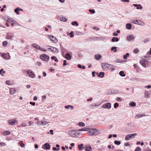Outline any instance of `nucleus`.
Listing matches in <instances>:
<instances>
[{"mask_svg": "<svg viewBox=\"0 0 151 151\" xmlns=\"http://www.w3.org/2000/svg\"><path fill=\"white\" fill-rule=\"evenodd\" d=\"M69 135L72 137H79L80 134L77 130H70L68 132Z\"/></svg>", "mask_w": 151, "mask_h": 151, "instance_id": "nucleus-1", "label": "nucleus"}, {"mask_svg": "<svg viewBox=\"0 0 151 151\" xmlns=\"http://www.w3.org/2000/svg\"><path fill=\"white\" fill-rule=\"evenodd\" d=\"M88 133L89 135H97L99 134V132L97 129L96 128H89Z\"/></svg>", "mask_w": 151, "mask_h": 151, "instance_id": "nucleus-2", "label": "nucleus"}, {"mask_svg": "<svg viewBox=\"0 0 151 151\" xmlns=\"http://www.w3.org/2000/svg\"><path fill=\"white\" fill-rule=\"evenodd\" d=\"M102 68L104 70H107L109 68L110 64L107 63H102L101 64Z\"/></svg>", "mask_w": 151, "mask_h": 151, "instance_id": "nucleus-3", "label": "nucleus"}, {"mask_svg": "<svg viewBox=\"0 0 151 151\" xmlns=\"http://www.w3.org/2000/svg\"><path fill=\"white\" fill-rule=\"evenodd\" d=\"M40 58L42 60L45 61H48L49 60V57L45 54L41 55L40 56Z\"/></svg>", "mask_w": 151, "mask_h": 151, "instance_id": "nucleus-4", "label": "nucleus"}, {"mask_svg": "<svg viewBox=\"0 0 151 151\" xmlns=\"http://www.w3.org/2000/svg\"><path fill=\"white\" fill-rule=\"evenodd\" d=\"M137 135L136 133H134L131 134H129L127 135L125 137V140H130L132 138H134L135 136Z\"/></svg>", "mask_w": 151, "mask_h": 151, "instance_id": "nucleus-5", "label": "nucleus"}, {"mask_svg": "<svg viewBox=\"0 0 151 151\" xmlns=\"http://www.w3.org/2000/svg\"><path fill=\"white\" fill-rule=\"evenodd\" d=\"M131 22L134 24H138L142 26H143L145 24L144 23L139 20H132Z\"/></svg>", "mask_w": 151, "mask_h": 151, "instance_id": "nucleus-6", "label": "nucleus"}, {"mask_svg": "<svg viewBox=\"0 0 151 151\" xmlns=\"http://www.w3.org/2000/svg\"><path fill=\"white\" fill-rule=\"evenodd\" d=\"M33 47L35 48L38 50H40L45 52L46 50L42 48H41V47L38 45L36 44H33L31 45Z\"/></svg>", "mask_w": 151, "mask_h": 151, "instance_id": "nucleus-7", "label": "nucleus"}, {"mask_svg": "<svg viewBox=\"0 0 151 151\" xmlns=\"http://www.w3.org/2000/svg\"><path fill=\"white\" fill-rule=\"evenodd\" d=\"M139 63L143 66L145 67H146L148 65V62L144 59H142L141 60Z\"/></svg>", "mask_w": 151, "mask_h": 151, "instance_id": "nucleus-8", "label": "nucleus"}, {"mask_svg": "<svg viewBox=\"0 0 151 151\" xmlns=\"http://www.w3.org/2000/svg\"><path fill=\"white\" fill-rule=\"evenodd\" d=\"M48 36V38L54 42L56 43L58 42V40L56 37L50 35H49Z\"/></svg>", "mask_w": 151, "mask_h": 151, "instance_id": "nucleus-9", "label": "nucleus"}, {"mask_svg": "<svg viewBox=\"0 0 151 151\" xmlns=\"http://www.w3.org/2000/svg\"><path fill=\"white\" fill-rule=\"evenodd\" d=\"M27 73L29 75L30 77L34 78L35 77V75L32 71L30 70H28L27 71Z\"/></svg>", "mask_w": 151, "mask_h": 151, "instance_id": "nucleus-10", "label": "nucleus"}, {"mask_svg": "<svg viewBox=\"0 0 151 151\" xmlns=\"http://www.w3.org/2000/svg\"><path fill=\"white\" fill-rule=\"evenodd\" d=\"M8 122L10 124L14 125L15 124H17L18 122L15 119H13L9 120L8 121Z\"/></svg>", "mask_w": 151, "mask_h": 151, "instance_id": "nucleus-11", "label": "nucleus"}, {"mask_svg": "<svg viewBox=\"0 0 151 151\" xmlns=\"http://www.w3.org/2000/svg\"><path fill=\"white\" fill-rule=\"evenodd\" d=\"M111 104L110 103H107L103 105L102 107L104 109H109L111 108Z\"/></svg>", "mask_w": 151, "mask_h": 151, "instance_id": "nucleus-12", "label": "nucleus"}, {"mask_svg": "<svg viewBox=\"0 0 151 151\" xmlns=\"http://www.w3.org/2000/svg\"><path fill=\"white\" fill-rule=\"evenodd\" d=\"M135 37L132 35H129L127 37V40L130 41L134 39Z\"/></svg>", "mask_w": 151, "mask_h": 151, "instance_id": "nucleus-13", "label": "nucleus"}, {"mask_svg": "<svg viewBox=\"0 0 151 151\" xmlns=\"http://www.w3.org/2000/svg\"><path fill=\"white\" fill-rule=\"evenodd\" d=\"M65 58L68 60H70L71 59V57L70 54L69 53H66L65 55Z\"/></svg>", "mask_w": 151, "mask_h": 151, "instance_id": "nucleus-14", "label": "nucleus"}, {"mask_svg": "<svg viewBox=\"0 0 151 151\" xmlns=\"http://www.w3.org/2000/svg\"><path fill=\"white\" fill-rule=\"evenodd\" d=\"M17 91L16 88H11L10 89L9 92L11 94H13L15 92Z\"/></svg>", "mask_w": 151, "mask_h": 151, "instance_id": "nucleus-15", "label": "nucleus"}, {"mask_svg": "<svg viewBox=\"0 0 151 151\" xmlns=\"http://www.w3.org/2000/svg\"><path fill=\"white\" fill-rule=\"evenodd\" d=\"M96 60H99L101 58V55L100 54L96 55L94 56Z\"/></svg>", "mask_w": 151, "mask_h": 151, "instance_id": "nucleus-16", "label": "nucleus"}, {"mask_svg": "<svg viewBox=\"0 0 151 151\" xmlns=\"http://www.w3.org/2000/svg\"><path fill=\"white\" fill-rule=\"evenodd\" d=\"M85 149L86 151H91V148L90 146L86 145L85 147Z\"/></svg>", "mask_w": 151, "mask_h": 151, "instance_id": "nucleus-17", "label": "nucleus"}, {"mask_svg": "<svg viewBox=\"0 0 151 151\" xmlns=\"http://www.w3.org/2000/svg\"><path fill=\"white\" fill-rule=\"evenodd\" d=\"M48 123V122L45 121H40V125L42 126H45Z\"/></svg>", "mask_w": 151, "mask_h": 151, "instance_id": "nucleus-18", "label": "nucleus"}, {"mask_svg": "<svg viewBox=\"0 0 151 151\" xmlns=\"http://www.w3.org/2000/svg\"><path fill=\"white\" fill-rule=\"evenodd\" d=\"M104 73L103 72H101L98 75V76L99 77H100L101 78H103L104 77Z\"/></svg>", "mask_w": 151, "mask_h": 151, "instance_id": "nucleus-19", "label": "nucleus"}, {"mask_svg": "<svg viewBox=\"0 0 151 151\" xmlns=\"http://www.w3.org/2000/svg\"><path fill=\"white\" fill-rule=\"evenodd\" d=\"M89 128L88 127L84 128H83L80 129L78 130V131H88L89 130Z\"/></svg>", "mask_w": 151, "mask_h": 151, "instance_id": "nucleus-20", "label": "nucleus"}, {"mask_svg": "<svg viewBox=\"0 0 151 151\" xmlns=\"http://www.w3.org/2000/svg\"><path fill=\"white\" fill-rule=\"evenodd\" d=\"M44 146L46 150H48L50 149V145L48 143H45L44 145Z\"/></svg>", "mask_w": 151, "mask_h": 151, "instance_id": "nucleus-21", "label": "nucleus"}, {"mask_svg": "<svg viewBox=\"0 0 151 151\" xmlns=\"http://www.w3.org/2000/svg\"><path fill=\"white\" fill-rule=\"evenodd\" d=\"M116 68V66L113 65H110V67L109 69V70H111V71H114Z\"/></svg>", "mask_w": 151, "mask_h": 151, "instance_id": "nucleus-22", "label": "nucleus"}, {"mask_svg": "<svg viewBox=\"0 0 151 151\" xmlns=\"http://www.w3.org/2000/svg\"><path fill=\"white\" fill-rule=\"evenodd\" d=\"M78 148L80 150H82L84 148L83 145L81 144L78 145Z\"/></svg>", "mask_w": 151, "mask_h": 151, "instance_id": "nucleus-23", "label": "nucleus"}, {"mask_svg": "<svg viewBox=\"0 0 151 151\" xmlns=\"http://www.w3.org/2000/svg\"><path fill=\"white\" fill-rule=\"evenodd\" d=\"M119 41V39L117 37H113L111 39V41L113 42H114L115 41L116 42H118Z\"/></svg>", "mask_w": 151, "mask_h": 151, "instance_id": "nucleus-24", "label": "nucleus"}, {"mask_svg": "<svg viewBox=\"0 0 151 151\" xmlns=\"http://www.w3.org/2000/svg\"><path fill=\"white\" fill-rule=\"evenodd\" d=\"M126 28L128 29H130L132 28V25L130 23H128L126 25Z\"/></svg>", "mask_w": 151, "mask_h": 151, "instance_id": "nucleus-25", "label": "nucleus"}, {"mask_svg": "<svg viewBox=\"0 0 151 151\" xmlns=\"http://www.w3.org/2000/svg\"><path fill=\"white\" fill-rule=\"evenodd\" d=\"M52 52H55V53H58L59 52L58 50L54 47H52Z\"/></svg>", "mask_w": 151, "mask_h": 151, "instance_id": "nucleus-26", "label": "nucleus"}, {"mask_svg": "<svg viewBox=\"0 0 151 151\" xmlns=\"http://www.w3.org/2000/svg\"><path fill=\"white\" fill-rule=\"evenodd\" d=\"M146 116V115L145 114H140L136 115L135 117H137V118H139L145 116Z\"/></svg>", "mask_w": 151, "mask_h": 151, "instance_id": "nucleus-27", "label": "nucleus"}, {"mask_svg": "<svg viewBox=\"0 0 151 151\" xmlns=\"http://www.w3.org/2000/svg\"><path fill=\"white\" fill-rule=\"evenodd\" d=\"M13 37H14L11 35H6V38L8 40H12Z\"/></svg>", "mask_w": 151, "mask_h": 151, "instance_id": "nucleus-28", "label": "nucleus"}, {"mask_svg": "<svg viewBox=\"0 0 151 151\" xmlns=\"http://www.w3.org/2000/svg\"><path fill=\"white\" fill-rule=\"evenodd\" d=\"M100 105V104H99L98 105L95 104L94 105H91V108H92V109H95V108L98 107Z\"/></svg>", "mask_w": 151, "mask_h": 151, "instance_id": "nucleus-29", "label": "nucleus"}, {"mask_svg": "<svg viewBox=\"0 0 151 151\" xmlns=\"http://www.w3.org/2000/svg\"><path fill=\"white\" fill-rule=\"evenodd\" d=\"M111 51H114V52H116L117 51V47H113L111 48Z\"/></svg>", "mask_w": 151, "mask_h": 151, "instance_id": "nucleus-30", "label": "nucleus"}, {"mask_svg": "<svg viewBox=\"0 0 151 151\" xmlns=\"http://www.w3.org/2000/svg\"><path fill=\"white\" fill-rule=\"evenodd\" d=\"M71 24L73 25H76V26H78V24L76 21H74L71 22Z\"/></svg>", "mask_w": 151, "mask_h": 151, "instance_id": "nucleus-31", "label": "nucleus"}, {"mask_svg": "<svg viewBox=\"0 0 151 151\" xmlns=\"http://www.w3.org/2000/svg\"><path fill=\"white\" fill-rule=\"evenodd\" d=\"M10 132L9 131H5L3 133V135H7L10 134Z\"/></svg>", "mask_w": 151, "mask_h": 151, "instance_id": "nucleus-32", "label": "nucleus"}, {"mask_svg": "<svg viewBox=\"0 0 151 151\" xmlns=\"http://www.w3.org/2000/svg\"><path fill=\"white\" fill-rule=\"evenodd\" d=\"M145 97L146 98H148L150 96V93L148 91H145Z\"/></svg>", "mask_w": 151, "mask_h": 151, "instance_id": "nucleus-33", "label": "nucleus"}, {"mask_svg": "<svg viewBox=\"0 0 151 151\" xmlns=\"http://www.w3.org/2000/svg\"><path fill=\"white\" fill-rule=\"evenodd\" d=\"M129 53H127L125 55H123V59L124 60H126L127 59V57H129Z\"/></svg>", "mask_w": 151, "mask_h": 151, "instance_id": "nucleus-34", "label": "nucleus"}, {"mask_svg": "<svg viewBox=\"0 0 151 151\" xmlns=\"http://www.w3.org/2000/svg\"><path fill=\"white\" fill-rule=\"evenodd\" d=\"M129 105L131 106H135L136 104L134 102H131L129 103Z\"/></svg>", "mask_w": 151, "mask_h": 151, "instance_id": "nucleus-35", "label": "nucleus"}, {"mask_svg": "<svg viewBox=\"0 0 151 151\" xmlns=\"http://www.w3.org/2000/svg\"><path fill=\"white\" fill-rule=\"evenodd\" d=\"M119 74L122 77L125 76L126 75L124 74V72L123 71H120L119 73Z\"/></svg>", "mask_w": 151, "mask_h": 151, "instance_id": "nucleus-36", "label": "nucleus"}, {"mask_svg": "<svg viewBox=\"0 0 151 151\" xmlns=\"http://www.w3.org/2000/svg\"><path fill=\"white\" fill-rule=\"evenodd\" d=\"M19 10L18 8V7H17L16 9H15L14 10V12L16 13L17 14H19Z\"/></svg>", "mask_w": 151, "mask_h": 151, "instance_id": "nucleus-37", "label": "nucleus"}, {"mask_svg": "<svg viewBox=\"0 0 151 151\" xmlns=\"http://www.w3.org/2000/svg\"><path fill=\"white\" fill-rule=\"evenodd\" d=\"M78 125L79 126L82 127H84L85 126V124L82 122H79L78 124Z\"/></svg>", "mask_w": 151, "mask_h": 151, "instance_id": "nucleus-38", "label": "nucleus"}, {"mask_svg": "<svg viewBox=\"0 0 151 151\" xmlns=\"http://www.w3.org/2000/svg\"><path fill=\"white\" fill-rule=\"evenodd\" d=\"M114 143L116 145H119L121 143V142L120 141L116 140L114 142Z\"/></svg>", "mask_w": 151, "mask_h": 151, "instance_id": "nucleus-39", "label": "nucleus"}, {"mask_svg": "<svg viewBox=\"0 0 151 151\" xmlns=\"http://www.w3.org/2000/svg\"><path fill=\"white\" fill-rule=\"evenodd\" d=\"M7 43H8V42H7L6 41H4L3 42V43H2L4 47H5L7 46Z\"/></svg>", "mask_w": 151, "mask_h": 151, "instance_id": "nucleus-40", "label": "nucleus"}, {"mask_svg": "<svg viewBox=\"0 0 151 151\" xmlns=\"http://www.w3.org/2000/svg\"><path fill=\"white\" fill-rule=\"evenodd\" d=\"M119 105L118 103H115L114 104V107L116 109L117 107H118Z\"/></svg>", "mask_w": 151, "mask_h": 151, "instance_id": "nucleus-41", "label": "nucleus"}, {"mask_svg": "<svg viewBox=\"0 0 151 151\" xmlns=\"http://www.w3.org/2000/svg\"><path fill=\"white\" fill-rule=\"evenodd\" d=\"M137 9H142V7L140 4H139L138 6L137 7Z\"/></svg>", "mask_w": 151, "mask_h": 151, "instance_id": "nucleus-42", "label": "nucleus"}, {"mask_svg": "<svg viewBox=\"0 0 151 151\" xmlns=\"http://www.w3.org/2000/svg\"><path fill=\"white\" fill-rule=\"evenodd\" d=\"M89 11L91 13L93 14L95 13V11L94 9H90L89 10Z\"/></svg>", "mask_w": 151, "mask_h": 151, "instance_id": "nucleus-43", "label": "nucleus"}, {"mask_svg": "<svg viewBox=\"0 0 151 151\" xmlns=\"http://www.w3.org/2000/svg\"><path fill=\"white\" fill-rule=\"evenodd\" d=\"M60 20L63 22H66L67 21V19L65 17H63L60 19Z\"/></svg>", "mask_w": 151, "mask_h": 151, "instance_id": "nucleus-44", "label": "nucleus"}, {"mask_svg": "<svg viewBox=\"0 0 151 151\" xmlns=\"http://www.w3.org/2000/svg\"><path fill=\"white\" fill-rule=\"evenodd\" d=\"M14 20V19L12 18H8V20L7 21V23L12 22Z\"/></svg>", "mask_w": 151, "mask_h": 151, "instance_id": "nucleus-45", "label": "nucleus"}, {"mask_svg": "<svg viewBox=\"0 0 151 151\" xmlns=\"http://www.w3.org/2000/svg\"><path fill=\"white\" fill-rule=\"evenodd\" d=\"M20 146L22 147H24L25 146L24 144L22 143V141H20Z\"/></svg>", "mask_w": 151, "mask_h": 151, "instance_id": "nucleus-46", "label": "nucleus"}, {"mask_svg": "<svg viewBox=\"0 0 151 151\" xmlns=\"http://www.w3.org/2000/svg\"><path fill=\"white\" fill-rule=\"evenodd\" d=\"M141 148L139 147H137L134 151H141Z\"/></svg>", "mask_w": 151, "mask_h": 151, "instance_id": "nucleus-47", "label": "nucleus"}, {"mask_svg": "<svg viewBox=\"0 0 151 151\" xmlns=\"http://www.w3.org/2000/svg\"><path fill=\"white\" fill-rule=\"evenodd\" d=\"M139 50L137 48L135 49L134 51V52L135 54H137L139 52Z\"/></svg>", "mask_w": 151, "mask_h": 151, "instance_id": "nucleus-48", "label": "nucleus"}, {"mask_svg": "<svg viewBox=\"0 0 151 151\" xmlns=\"http://www.w3.org/2000/svg\"><path fill=\"white\" fill-rule=\"evenodd\" d=\"M69 35H70V37H73V36H74V35H73V32H72V31H71L70 32Z\"/></svg>", "mask_w": 151, "mask_h": 151, "instance_id": "nucleus-49", "label": "nucleus"}, {"mask_svg": "<svg viewBox=\"0 0 151 151\" xmlns=\"http://www.w3.org/2000/svg\"><path fill=\"white\" fill-rule=\"evenodd\" d=\"M15 21V20L14 19V20H13V21L12 22L11 24V25L12 27H13V26L15 25V24H14V23Z\"/></svg>", "mask_w": 151, "mask_h": 151, "instance_id": "nucleus-50", "label": "nucleus"}, {"mask_svg": "<svg viewBox=\"0 0 151 151\" xmlns=\"http://www.w3.org/2000/svg\"><path fill=\"white\" fill-rule=\"evenodd\" d=\"M116 100L118 101H122V99L120 97H118L117 98Z\"/></svg>", "mask_w": 151, "mask_h": 151, "instance_id": "nucleus-51", "label": "nucleus"}, {"mask_svg": "<svg viewBox=\"0 0 151 151\" xmlns=\"http://www.w3.org/2000/svg\"><path fill=\"white\" fill-rule=\"evenodd\" d=\"M52 150L54 151L58 150H60V148H56L55 147H54L53 148Z\"/></svg>", "mask_w": 151, "mask_h": 151, "instance_id": "nucleus-52", "label": "nucleus"}, {"mask_svg": "<svg viewBox=\"0 0 151 151\" xmlns=\"http://www.w3.org/2000/svg\"><path fill=\"white\" fill-rule=\"evenodd\" d=\"M124 145L126 146H130V145L128 143H126L124 144Z\"/></svg>", "mask_w": 151, "mask_h": 151, "instance_id": "nucleus-53", "label": "nucleus"}, {"mask_svg": "<svg viewBox=\"0 0 151 151\" xmlns=\"http://www.w3.org/2000/svg\"><path fill=\"white\" fill-rule=\"evenodd\" d=\"M27 126V125L25 123H22V127H25Z\"/></svg>", "mask_w": 151, "mask_h": 151, "instance_id": "nucleus-54", "label": "nucleus"}, {"mask_svg": "<svg viewBox=\"0 0 151 151\" xmlns=\"http://www.w3.org/2000/svg\"><path fill=\"white\" fill-rule=\"evenodd\" d=\"M70 105H68L67 106H65V108L66 109H69L70 108Z\"/></svg>", "mask_w": 151, "mask_h": 151, "instance_id": "nucleus-55", "label": "nucleus"}, {"mask_svg": "<svg viewBox=\"0 0 151 151\" xmlns=\"http://www.w3.org/2000/svg\"><path fill=\"white\" fill-rule=\"evenodd\" d=\"M67 62V61L66 60H65L63 61V65L65 66L67 64L66 62Z\"/></svg>", "mask_w": 151, "mask_h": 151, "instance_id": "nucleus-56", "label": "nucleus"}, {"mask_svg": "<svg viewBox=\"0 0 151 151\" xmlns=\"http://www.w3.org/2000/svg\"><path fill=\"white\" fill-rule=\"evenodd\" d=\"M147 60H149L151 59V56H148V57H146Z\"/></svg>", "mask_w": 151, "mask_h": 151, "instance_id": "nucleus-57", "label": "nucleus"}, {"mask_svg": "<svg viewBox=\"0 0 151 151\" xmlns=\"http://www.w3.org/2000/svg\"><path fill=\"white\" fill-rule=\"evenodd\" d=\"M37 64L39 66H40L41 65L42 63L41 62H37Z\"/></svg>", "mask_w": 151, "mask_h": 151, "instance_id": "nucleus-58", "label": "nucleus"}, {"mask_svg": "<svg viewBox=\"0 0 151 151\" xmlns=\"http://www.w3.org/2000/svg\"><path fill=\"white\" fill-rule=\"evenodd\" d=\"M8 18L7 17H5L4 18V19L6 21V22H7V20H8Z\"/></svg>", "mask_w": 151, "mask_h": 151, "instance_id": "nucleus-59", "label": "nucleus"}, {"mask_svg": "<svg viewBox=\"0 0 151 151\" xmlns=\"http://www.w3.org/2000/svg\"><path fill=\"white\" fill-rule=\"evenodd\" d=\"M6 54L4 53V54H3V55H2V57L3 58H6Z\"/></svg>", "mask_w": 151, "mask_h": 151, "instance_id": "nucleus-60", "label": "nucleus"}, {"mask_svg": "<svg viewBox=\"0 0 151 151\" xmlns=\"http://www.w3.org/2000/svg\"><path fill=\"white\" fill-rule=\"evenodd\" d=\"M6 83L8 85H10V82L9 81H6Z\"/></svg>", "mask_w": 151, "mask_h": 151, "instance_id": "nucleus-61", "label": "nucleus"}, {"mask_svg": "<svg viewBox=\"0 0 151 151\" xmlns=\"http://www.w3.org/2000/svg\"><path fill=\"white\" fill-rule=\"evenodd\" d=\"M29 103L30 104L32 105L33 106H35V102H30Z\"/></svg>", "mask_w": 151, "mask_h": 151, "instance_id": "nucleus-62", "label": "nucleus"}, {"mask_svg": "<svg viewBox=\"0 0 151 151\" xmlns=\"http://www.w3.org/2000/svg\"><path fill=\"white\" fill-rule=\"evenodd\" d=\"M15 26H19V24L18 23V22L15 21L14 23Z\"/></svg>", "mask_w": 151, "mask_h": 151, "instance_id": "nucleus-63", "label": "nucleus"}, {"mask_svg": "<svg viewBox=\"0 0 151 151\" xmlns=\"http://www.w3.org/2000/svg\"><path fill=\"white\" fill-rule=\"evenodd\" d=\"M93 29L95 30L96 31H98L99 30V28H97L96 27H93Z\"/></svg>", "mask_w": 151, "mask_h": 151, "instance_id": "nucleus-64", "label": "nucleus"}]
</instances>
